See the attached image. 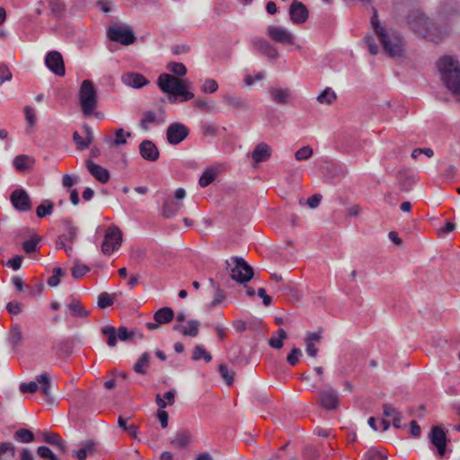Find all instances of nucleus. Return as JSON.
I'll return each mask as SVG.
<instances>
[{"mask_svg": "<svg viewBox=\"0 0 460 460\" xmlns=\"http://www.w3.org/2000/svg\"><path fill=\"white\" fill-rule=\"evenodd\" d=\"M122 243V233L120 229L112 226L109 227L104 235V240L102 243V252L105 255H111L115 250H118Z\"/></svg>", "mask_w": 460, "mask_h": 460, "instance_id": "nucleus-7", "label": "nucleus"}, {"mask_svg": "<svg viewBox=\"0 0 460 460\" xmlns=\"http://www.w3.org/2000/svg\"><path fill=\"white\" fill-rule=\"evenodd\" d=\"M66 270L59 267L54 268L52 276L47 280L48 285L52 288L58 286L61 277L66 276Z\"/></svg>", "mask_w": 460, "mask_h": 460, "instance_id": "nucleus-47", "label": "nucleus"}, {"mask_svg": "<svg viewBox=\"0 0 460 460\" xmlns=\"http://www.w3.org/2000/svg\"><path fill=\"white\" fill-rule=\"evenodd\" d=\"M336 98L337 96L334 91L327 87L317 96V101L320 103L331 104Z\"/></svg>", "mask_w": 460, "mask_h": 460, "instance_id": "nucleus-49", "label": "nucleus"}, {"mask_svg": "<svg viewBox=\"0 0 460 460\" xmlns=\"http://www.w3.org/2000/svg\"><path fill=\"white\" fill-rule=\"evenodd\" d=\"M372 11H373V14L371 16V24H372V27H373V29L375 31V33L378 36L381 33H383L385 31H386V29H385L381 25L380 21L378 19L376 9L373 7Z\"/></svg>", "mask_w": 460, "mask_h": 460, "instance_id": "nucleus-58", "label": "nucleus"}, {"mask_svg": "<svg viewBox=\"0 0 460 460\" xmlns=\"http://www.w3.org/2000/svg\"><path fill=\"white\" fill-rule=\"evenodd\" d=\"M226 264L231 279L239 284H245L253 278V268L242 257L232 256Z\"/></svg>", "mask_w": 460, "mask_h": 460, "instance_id": "nucleus-3", "label": "nucleus"}, {"mask_svg": "<svg viewBox=\"0 0 460 460\" xmlns=\"http://www.w3.org/2000/svg\"><path fill=\"white\" fill-rule=\"evenodd\" d=\"M183 207L181 201H175L172 199L164 200L162 207V215L164 218H171L174 217Z\"/></svg>", "mask_w": 460, "mask_h": 460, "instance_id": "nucleus-27", "label": "nucleus"}, {"mask_svg": "<svg viewBox=\"0 0 460 460\" xmlns=\"http://www.w3.org/2000/svg\"><path fill=\"white\" fill-rule=\"evenodd\" d=\"M37 381L41 385L40 391L46 398V402L49 404H53L56 402V399L51 394V387L52 382L49 373L44 372L39 376H37Z\"/></svg>", "mask_w": 460, "mask_h": 460, "instance_id": "nucleus-22", "label": "nucleus"}, {"mask_svg": "<svg viewBox=\"0 0 460 460\" xmlns=\"http://www.w3.org/2000/svg\"><path fill=\"white\" fill-rule=\"evenodd\" d=\"M13 438L17 442L26 444V443L33 442L35 439V436H34L33 432L30 429H20L14 432Z\"/></svg>", "mask_w": 460, "mask_h": 460, "instance_id": "nucleus-38", "label": "nucleus"}, {"mask_svg": "<svg viewBox=\"0 0 460 460\" xmlns=\"http://www.w3.org/2000/svg\"><path fill=\"white\" fill-rule=\"evenodd\" d=\"M89 271L90 268L85 264H80L78 261H75L74 267L71 269L72 277L75 279L83 278Z\"/></svg>", "mask_w": 460, "mask_h": 460, "instance_id": "nucleus-50", "label": "nucleus"}, {"mask_svg": "<svg viewBox=\"0 0 460 460\" xmlns=\"http://www.w3.org/2000/svg\"><path fill=\"white\" fill-rule=\"evenodd\" d=\"M201 358H203L205 362L208 363L212 360V356L202 345L197 344L193 348L191 359L193 361H198Z\"/></svg>", "mask_w": 460, "mask_h": 460, "instance_id": "nucleus-39", "label": "nucleus"}, {"mask_svg": "<svg viewBox=\"0 0 460 460\" xmlns=\"http://www.w3.org/2000/svg\"><path fill=\"white\" fill-rule=\"evenodd\" d=\"M129 132H125L123 128H118L115 131V138L107 137L106 141L112 146H119L127 143L126 137H129Z\"/></svg>", "mask_w": 460, "mask_h": 460, "instance_id": "nucleus-36", "label": "nucleus"}, {"mask_svg": "<svg viewBox=\"0 0 460 460\" xmlns=\"http://www.w3.org/2000/svg\"><path fill=\"white\" fill-rule=\"evenodd\" d=\"M41 237L40 235L33 234L29 240H26L22 243V250L27 254L34 253L39 249V243Z\"/></svg>", "mask_w": 460, "mask_h": 460, "instance_id": "nucleus-33", "label": "nucleus"}, {"mask_svg": "<svg viewBox=\"0 0 460 460\" xmlns=\"http://www.w3.org/2000/svg\"><path fill=\"white\" fill-rule=\"evenodd\" d=\"M60 436L58 433L53 432H43L42 433V441L49 444L51 446H55L58 443L60 439Z\"/></svg>", "mask_w": 460, "mask_h": 460, "instance_id": "nucleus-64", "label": "nucleus"}, {"mask_svg": "<svg viewBox=\"0 0 460 460\" xmlns=\"http://www.w3.org/2000/svg\"><path fill=\"white\" fill-rule=\"evenodd\" d=\"M8 341L13 348H17L21 344L22 341V332L21 327L18 324H15L12 327Z\"/></svg>", "mask_w": 460, "mask_h": 460, "instance_id": "nucleus-43", "label": "nucleus"}, {"mask_svg": "<svg viewBox=\"0 0 460 460\" xmlns=\"http://www.w3.org/2000/svg\"><path fill=\"white\" fill-rule=\"evenodd\" d=\"M364 460H387L385 453L377 450L376 447L369 448L363 456Z\"/></svg>", "mask_w": 460, "mask_h": 460, "instance_id": "nucleus-51", "label": "nucleus"}, {"mask_svg": "<svg viewBox=\"0 0 460 460\" xmlns=\"http://www.w3.org/2000/svg\"><path fill=\"white\" fill-rule=\"evenodd\" d=\"M267 34L272 40L282 45H295L296 43L295 35L281 26H268Z\"/></svg>", "mask_w": 460, "mask_h": 460, "instance_id": "nucleus-11", "label": "nucleus"}, {"mask_svg": "<svg viewBox=\"0 0 460 460\" xmlns=\"http://www.w3.org/2000/svg\"><path fill=\"white\" fill-rule=\"evenodd\" d=\"M218 371L225 383L229 386L232 385L234 383V373L229 370L228 367L226 364H220Z\"/></svg>", "mask_w": 460, "mask_h": 460, "instance_id": "nucleus-53", "label": "nucleus"}, {"mask_svg": "<svg viewBox=\"0 0 460 460\" xmlns=\"http://www.w3.org/2000/svg\"><path fill=\"white\" fill-rule=\"evenodd\" d=\"M174 318V312L171 307L164 306L154 314V320L160 325L171 323Z\"/></svg>", "mask_w": 460, "mask_h": 460, "instance_id": "nucleus-30", "label": "nucleus"}, {"mask_svg": "<svg viewBox=\"0 0 460 460\" xmlns=\"http://www.w3.org/2000/svg\"><path fill=\"white\" fill-rule=\"evenodd\" d=\"M190 432L187 429H183L176 432L174 438L171 440V445L181 449L186 447L190 444Z\"/></svg>", "mask_w": 460, "mask_h": 460, "instance_id": "nucleus-31", "label": "nucleus"}, {"mask_svg": "<svg viewBox=\"0 0 460 460\" xmlns=\"http://www.w3.org/2000/svg\"><path fill=\"white\" fill-rule=\"evenodd\" d=\"M190 83L187 80H183L181 84L179 85V87L176 89L175 93L173 96H169L168 100L171 102H176L178 98L180 99V102H186L192 100L194 98V93L188 91Z\"/></svg>", "mask_w": 460, "mask_h": 460, "instance_id": "nucleus-26", "label": "nucleus"}, {"mask_svg": "<svg viewBox=\"0 0 460 460\" xmlns=\"http://www.w3.org/2000/svg\"><path fill=\"white\" fill-rule=\"evenodd\" d=\"M276 333L278 336H272L269 340V345L273 349H280L283 347V341L288 338V333L282 328H279Z\"/></svg>", "mask_w": 460, "mask_h": 460, "instance_id": "nucleus-41", "label": "nucleus"}, {"mask_svg": "<svg viewBox=\"0 0 460 460\" xmlns=\"http://www.w3.org/2000/svg\"><path fill=\"white\" fill-rule=\"evenodd\" d=\"M85 165L92 176H93L99 182L104 184L109 181L111 175L110 172L106 168L93 163L90 159L86 160Z\"/></svg>", "mask_w": 460, "mask_h": 460, "instance_id": "nucleus-20", "label": "nucleus"}, {"mask_svg": "<svg viewBox=\"0 0 460 460\" xmlns=\"http://www.w3.org/2000/svg\"><path fill=\"white\" fill-rule=\"evenodd\" d=\"M46 66L56 75L63 76L66 74L63 57L60 52L51 50L45 57Z\"/></svg>", "mask_w": 460, "mask_h": 460, "instance_id": "nucleus-13", "label": "nucleus"}, {"mask_svg": "<svg viewBox=\"0 0 460 460\" xmlns=\"http://www.w3.org/2000/svg\"><path fill=\"white\" fill-rule=\"evenodd\" d=\"M107 36L111 41L125 46L133 44L137 40L134 31L130 26L119 23H114L110 26L107 31Z\"/></svg>", "mask_w": 460, "mask_h": 460, "instance_id": "nucleus-6", "label": "nucleus"}, {"mask_svg": "<svg viewBox=\"0 0 460 460\" xmlns=\"http://www.w3.org/2000/svg\"><path fill=\"white\" fill-rule=\"evenodd\" d=\"M409 28L417 36L432 42H440L447 34V28L430 21L421 11L412 10L407 15Z\"/></svg>", "mask_w": 460, "mask_h": 460, "instance_id": "nucleus-1", "label": "nucleus"}, {"mask_svg": "<svg viewBox=\"0 0 460 460\" xmlns=\"http://www.w3.org/2000/svg\"><path fill=\"white\" fill-rule=\"evenodd\" d=\"M79 103L84 116L93 114L98 102L97 90L91 80H84L78 93Z\"/></svg>", "mask_w": 460, "mask_h": 460, "instance_id": "nucleus-5", "label": "nucleus"}, {"mask_svg": "<svg viewBox=\"0 0 460 460\" xmlns=\"http://www.w3.org/2000/svg\"><path fill=\"white\" fill-rule=\"evenodd\" d=\"M61 223L64 226V233L59 235L68 243H74L77 239L78 229L73 225L71 218H63Z\"/></svg>", "mask_w": 460, "mask_h": 460, "instance_id": "nucleus-24", "label": "nucleus"}, {"mask_svg": "<svg viewBox=\"0 0 460 460\" xmlns=\"http://www.w3.org/2000/svg\"><path fill=\"white\" fill-rule=\"evenodd\" d=\"M253 49L260 54L267 57L270 60H276L279 58L278 49L268 40L255 37L252 40Z\"/></svg>", "mask_w": 460, "mask_h": 460, "instance_id": "nucleus-15", "label": "nucleus"}, {"mask_svg": "<svg viewBox=\"0 0 460 460\" xmlns=\"http://www.w3.org/2000/svg\"><path fill=\"white\" fill-rule=\"evenodd\" d=\"M81 448L73 451L72 456L78 460H85L88 455H93L95 450V443L92 439H88L80 443Z\"/></svg>", "mask_w": 460, "mask_h": 460, "instance_id": "nucleus-28", "label": "nucleus"}, {"mask_svg": "<svg viewBox=\"0 0 460 460\" xmlns=\"http://www.w3.org/2000/svg\"><path fill=\"white\" fill-rule=\"evenodd\" d=\"M289 16L293 23L303 24L309 16L306 6L297 0H295L289 6Z\"/></svg>", "mask_w": 460, "mask_h": 460, "instance_id": "nucleus-16", "label": "nucleus"}, {"mask_svg": "<svg viewBox=\"0 0 460 460\" xmlns=\"http://www.w3.org/2000/svg\"><path fill=\"white\" fill-rule=\"evenodd\" d=\"M271 155V148L266 143L258 144L252 153V158L256 164L266 162Z\"/></svg>", "mask_w": 460, "mask_h": 460, "instance_id": "nucleus-25", "label": "nucleus"}, {"mask_svg": "<svg viewBox=\"0 0 460 460\" xmlns=\"http://www.w3.org/2000/svg\"><path fill=\"white\" fill-rule=\"evenodd\" d=\"M313 148L309 146H305L296 152L295 157L297 161H305L308 160L313 155Z\"/></svg>", "mask_w": 460, "mask_h": 460, "instance_id": "nucleus-55", "label": "nucleus"}, {"mask_svg": "<svg viewBox=\"0 0 460 460\" xmlns=\"http://www.w3.org/2000/svg\"><path fill=\"white\" fill-rule=\"evenodd\" d=\"M29 161L30 157L28 155H20L13 159V164L16 170L22 172L30 167Z\"/></svg>", "mask_w": 460, "mask_h": 460, "instance_id": "nucleus-52", "label": "nucleus"}, {"mask_svg": "<svg viewBox=\"0 0 460 460\" xmlns=\"http://www.w3.org/2000/svg\"><path fill=\"white\" fill-rule=\"evenodd\" d=\"M10 202L18 212H29L32 208L31 199L27 191L22 188H17L12 191Z\"/></svg>", "mask_w": 460, "mask_h": 460, "instance_id": "nucleus-10", "label": "nucleus"}, {"mask_svg": "<svg viewBox=\"0 0 460 460\" xmlns=\"http://www.w3.org/2000/svg\"><path fill=\"white\" fill-rule=\"evenodd\" d=\"M114 296L115 294H109L107 292H102L98 296L97 305L101 309H104L108 306H111L114 303Z\"/></svg>", "mask_w": 460, "mask_h": 460, "instance_id": "nucleus-48", "label": "nucleus"}, {"mask_svg": "<svg viewBox=\"0 0 460 460\" xmlns=\"http://www.w3.org/2000/svg\"><path fill=\"white\" fill-rule=\"evenodd\" d=\"M273 102L280 105L288 104L292 98V91L289 88H270L269 91Z\"/></svg>", "mask_w": 460, "mask_h": 460, "instance_id": "nucleus-23", "label": "nucleus"}, {"mask_svg": "<svg viewBox=\"0 0 460 460\" xmlns=\"http://www.w3.org/2000/svg\"><path fill=\"white\" fill-rule=\"evenodd\" d=\"M182 81L183 79L177 78L171 74L163 73L158 76L156 83L163 93H168L169 96H173Z\"/></svg>", "mask_w": 460, "mask_h": 460, "instance_id": "nucleus-14", "label": "nucleus"}, {"mask_svg": "<svg viewBox=\"0 0 460 460\" xmlns=\"http://www.w3.org/2000/svg\"><path fill=\"white\" fill-rule=\"evenodd\" d=\"M159 114L160 116H157L155 111H146L143 113L142 119L139 122V127L143 130H148L149 129V124H160L164 122V118L161 119V114L163 117L165 114L164 109L163 107L159 108Z\"/></svg>", "mask_w": 460, "mask_h": 460, "instance_id": "nucleus-21", "label": "nucleus"}, {"mask_svg": "<svg viewBox=\"0 0 460 460\" xmlns=\"http://www.w3.org/2000/svg\"><path fill=\"white\" fill-rule=\"evenodd\" d=\"M39 389V382L37 379L35 381H31L29 383H21L19 385V390L22 394H33Z\"/></svg>", "mask_w": 460, "mask_h": 460, "instance_id": "nucleus-57", "label": "nucleus"}, {"mask_svg": "<svg viewBox=\"0 0 460 460\" xmlns=\"http://www.w3.org/2000/svg\"><path fill=\"white\" fill-rule=\"evenodd\" d=\"M441 80L455 96H460V62L452 56H443L436 63Z\"/></svg>", "mask_w": 460, "mask_h": 460, "instance_id": "nucleus-2", "label": "nucleus"}, {"mask_svg": "<svg viewBox=\"0 0 460 460\" xmlns=\"http://www.w3.org/2000/svg\"><path fill=\"white\" fill-rule=\"evenodd\" d=\"M398 181L401 190L409 191L412 188L413 180L409 176H405L401 172L398 173Z\"/></svg>", "mask_w": 460, "mask_h": 460, "instance_id": "nucleus-54", "label": "nucleus"}, {"mask_svg": "<svg viewBox=\"0 0 460 460\" xmlns=\"http://www.w3.org/2000/svg\"><path fill=\"white\" fill-rule=\"evenodd\" d=\"M347 172L346 167L341 164H329L323 167V174L325 181L335 182L345 176Z\"/></svg>", "mask_w": 460, "mask_h": 460, "instance_id": "nucleus-17", "label": "nucleus"}, {"mask_svg": "<svg viewBox=\"0 0 460 460\" xmlns=\"http://www.w3.org/2000/svg\"><path fill=\"white\" fill-rule=\"evenodd\" d=\"M49 4L51 13L57 18L61 19L64 17L66 11V4L62 0H49Z\"/></svg>", "mask_w": 460, "mask_h": 460, "instance_id": "nucleus-40", "label": "nucleus"}, {"mask_svg": "<svg viewBox=\"0 0 460 460\" xmlns=\"http://www.w3.org/2000/svg\"><path fill=\"white\" fill-rule=\"evenodd\" d=\"M136 335V332L134 330L128 331V329L125 326H120L117 330L118 340L120 341H128L131 340Z\"/></svg>", "mask_w": 460, "mask_h": 460, "instance_id": "nucleus-56", "label": "nucleus"}, {"mask_svg": "<svg viewBox=\"0 0 460 460\" xmlns=\"http://www.w3.org/2000/svg\"><path fill=\"white\" fill-rule=\"evenodd\" d=\"M150 359L151 356L148 352L142 353L137 361L134 364L133 370L139 375L146 374V367H148Z\"/></svg>", "mask_w": 460, "mask_h": 460, "instance_id": "nucleus-34", "label": "nucleus"}, {"mask_svg": "<svg viewBox=\"0 0 460 460\" xmlns=\"http://www.w3.org/2000/svg\"><path fill=\"white\" fill-rule=\"evenodd\" d=\"M189 135V128L181 122H172L166 128V140L172 146L179 145Z\"/></svg>", "mask_w": 460, "mask_h": 460, "instance_id": "nucleus-9", "label": "nucleus"}, {"mask_svg": "<svg viewBox=\"0 0 460 460\" xmlns=\"http://www.w3.org/2000/svg\"><path fill=\"white\" fill-rule=\"evenodd\" d=\"M13 78L9 66L4 63H0V85Z\"/></svg>", "mask_w": 460, "mask_h": 460, "instance_id": "nucleus-60", "label": "nucleus"}, {"mask_svg": "<svg viewBox=\"0 0 460 460\" xmlns=\"http://www.w3.org/2000/svg\"><path fill=\"white\" fill-rule=\"evenodd\" d=\"M317 403L326 411H333L340 403L339 393L331 385L318 392Z\"/></svg>", "mask_w": 460, "mask_h": 460, "instance_id": "nucleus-8", "label": "nucleus"}, {"mask_svg": "<svg viewBox=\"0 0 460 460\" xmlns=\"http://www.w3.org/2000/svg\"><path fill=\"white\" fill-rule=\"evenodd\" d=\"M101 332L107 337V344L109 347H115L118 342L117 330L114 326L106 325L102 327Z\"/></svg>", "mask_w": 460, "mask_h": 460, "instance_id": "nucleus-35", "label": "nucleus"}, {"mask_svg": "<svg viewBox=\"0 0 460 460\" xmlns=\"http://www.w3.org/2000/svg\"><path fill=\"white\" fill-rule=\"evenodd\" d=\"M223 102L229 107L235 110L248 109L247 102L241 96L226 94L223 96Z\"/></svg>", "mask_w": 460, "mask_h": 460, "instance_id": "nucleus-32", "label": "nucleus"}, {"mask_svg": "<svg viewBox=\"0 0 460 460\" xmlns=\"http://www.w3.org/2000/svg\"><path fill=\"white\" fill-rule=\"evenodd\" d=\"M378 39L385 53L391 58H402L404 54L405 41L403 37L392 29L378 35Z\"/></svg>", "mask_w": 460, "mask_h": 460, "instance_id": "nucleus-4", "label": "nucleus"}, {"mask_svg": "<svg viewBox=\"0 0 460 460\" xmlns=\"http://www.w3.org/2000/svg\"><path fill=\"white\" fill-rule=\"evenodd\" d=\"M37 454L39 456L48 460H59L58 456L51 451L49 447L40 446L37 448Z\"/></svg>", "mask_w": 460, "mask_h": 460, "instance_id": "nucleus-59", "label": "nucleus"}, {"mask_svg": "<svg viewBox=\"0 0 460 460\" xmlns=\"http://www.w3.org/2000/svg\"><path fill=\"white\" fill-rule=\"evenodd\" d=\"M217 172L213 167H208L202 172L199 180V184L202 188H206L210 185L216 179Z\"/></svg>", "mask_w": 460, "mask_h": 460, "instance_id": "nucleus-37", "label": "nucleus"}, {"mask_svg": "<svg viewBox=\"0 0 460 460\" xmlns=\"http://www.w3.org/2000/svg\"><path fill=\"white\" fill-rule=\"evenodd\" d=\"M118 425L119 428H121L123 430L129 433L130 436L133 438H137V435L138 433V426L135 424H128V419L119 416L118 419Z\"/></svg>", "mask_w": 460, "mask_h": 460, "instance_id": "nucleus-45", "label": "nucleus"}, {"mask_svg": "<svg viewBox=\"0 0 460 460\" xmlns=\"http://www.w3.org/2000/svg\"><path fill=\"white\" fill-rule=\"evenodd\" d=\"M430 443L437 448L438 454L443 456L447 451V438L440 426H433L429 433Z\"/></svg>", "mask_w": 460, "mask_h": 460, "instance_id": "nucleus-12", "label": "nucleus"}, {"mask_svg": "<svg viewBox=\"0 0 460 460\" xmlns=\"http://www.w3.org/2000/svg\"><path fill=\"white\" fill-rule=\"evenodd\" d=\"M167 70L172 75L179 77H182L187 74V68L184 64L180 62H170L166 66Z\"/></svg>", "mask_w": 460, "mask_h": 460, "instance_id": "nucleus-44", "label": "nucleus"}, {"mask_svg": "<svg viewBox=\"0 0 460 460\" xmlns=\"http://www.w3.org/2000/svg\"><path fill=\"white\" fill-rule=\"evenodd\" d=\"M124 84L135 89H140L149 84V81L140 73L128 72L121 75Z\"/></svg>", "mask_w": 460, "mask_h": 460, "instance_id": "nucleus-19", "label": "nucleus"}, {"mask_svg": "<svg viewBox=\"0 0 460 460\" xmlns=\"http://www.w3.org/2000/svg\"><path fill=\"white\" fill-rule=\"evenodd\" d=\"M139 152L143 159L155 162L159 158V149L155 144L148 139L143 140L139 145Z\"/></svg>", "mask_w": 460, "mask_h": 460, "instance_id": "nucleus-18", "label": "nucleus"}, {"mask_svg": "<svg viewBox=\"0 0 460 460\" xmlns=\"http://www.w3.org/2000/svg\"><path fill=\"white\" fill-rule=\"evenodd\" d=\"M66 312L73 317L86 318L90 312L85 310L80 301L72 297L71 302L66 305Z\"/></svg>", "mask_w": 460, "mask_h": 460, "instance_id": "nucleus-29", "label": "nucleus"}, {"mask_svg": "<svg viewBox=\"0 0 460 460\" xmlns=\"http://www.w3.org/2000/svg\"><path fill=\"white\" fill-rule=\"evenodd\" d=\"M302 357V351L298 348L291 349L290 353L287 357V361L289 365L295 366L298 363L299 358Z\"/></svg>", "mask_w": 460, "mask_h": 460, "instance_id": "nucleus-62", "label": "nucleus"}, {"mask_svg": "<svg viewBox=\"0 0 460 460\" xmlns=\"http://www.w3.org/2000/svg\"><path fill=\"white\" fill-rule=\"evenodd\" d=\"M218 89V84L214 79H206L201 86V92L204 93H213Z\"/></svg>", "mask_w": 460, "mask_h": 460, "instance_id": "nucleus-61", "label": "nucleus"}, {"mask_svg": "<svg viewBox=\"0 0 460 460\" xmlns=\"http://www.w3.org/2000/svg\"><path fill=\"white\" fill-rule=\"evenodd\" d=\"M53 209H54L53 202L49 199H45L36 208V215L39 218H43L47 216L51 215L53 212Z\"/></svg>", "mask_w": 460, "mask_h": 460, "instance_id": "nucleus-42", "label": "nucleus"}, {"mask_svg": "<svg viewBox=\"0 0 460 460\" xmlns=\"http://www.w3.org/2000/svg\"><path fill=\"white\" fill-rule=\"evenodd\" d=\"M364 41L368 48V51L371 55H376L378 53L379 48L376 43L375 38L372 35H367L364 38Z\"/></svg>", "mask_w": 460, "mask_h": 460, "instance_id": "nucleus-63", "label": "nucleus"}, {"mask_svg": "<svg viewBox=\"0 0 460 460\" xmlns=\"http://www.w3.org/2000/svg\"><path fill=\"white\" fill-rule=\"evenodd\" d=\"M188 326H185L183 335L190 337H197L199 332L200 322L196 319L188 321Z\"/></svg>", "mask_w": 460, "mask_h": 460, "instance_id": "nucleus-46", "label": "nucleus"}]
</instances>
